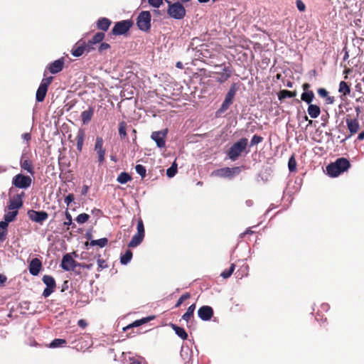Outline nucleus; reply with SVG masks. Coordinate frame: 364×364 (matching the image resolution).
I'll return each mask as SVG.
<instances>
[{"label": "nucleus", "mask_w": 364, "mask_h": 364, "mask_svg": "<svg viewBox=\"0 0 364 364\" xmlns=\"http://www.w3.org/2000/svg\"><path fill=\"white\" fill-rule=\"evenodd\" d=\"M350 164L345 158H339L334 163H331L326 167L327 173L331 177H336L341 173L348 170Z\"/></svg>", "instance_id": "obj_1"}, {"label": "nucleus", "mask_w": 364, "mask_h": 364, "mask_svg": "<svg viewBox=\"0 0 364 364\" xmlns=\"http://www.w3.org/2000/svg\"><path fill=\"white\" fill-rule=\"evenodd\" d=\"M248 144V140L246 138H242L237 142L234 143L228 151L229 159L234 161L241 155L246 149Z\"/></svg>", "instance_id": "obj_2"}, {"label": "nucleus", "mask_w": 364, "mask_h": 364, "mask_svg": "<svg viewBox=\"0 0 364 364\" xmlns=\"http://www.w3.org/2000/svg\"><path fill=\"white\" fill-rule=\"evenodd\" d=\"M168 7L167 14L173 18L181 20L186 16V9L180 2L172 3L169 0H165Z\"/></svg>", "instance_id": "obj_3"}, {"label": "nucleus", "mask_w": 364, "mask_h": 364, "mask_svg": "<svg viewBox=\"0 0 364 364\" xmlns=\"http://www.w3.org/2000/svg\"><path fill=\"white\" fill-rule=\"evenodd\" d=\"M151 14L148 11H141L137 17L136 24L143 31H147L151 28Z\"/></svg>", "instance_id": "obj_4"}, {"label": "nucleus", "mask_w": 364, "mask_h": 364, "mask_svg": "<svg viewBox=\"0 0 364 364\" xmlns=\"http://www.w3.org/2000/svg\"><path fill=\"white\" fill-rule=\"evenodd\" d=\"M32 179L28 176L18 173L12 178V184L18 188L26 189L31 185Z\"/></svg>", "instance_id": "obj_5"}, {"label": "nucleus", "mask_w": 364, "mask_h": 364, "mask_svg": "<svg viewBox=\"0 0 364 364\" xmlns=\"http://www.w3.org/2000/svg\"><path fill=\"white\" fill-rule=\"evenodd\" d=\"M132 26L130 20H124L117 22L112 30L113 35L119 36L126 33Z\"/></svg>", "instance_id": "obj_6"}, {"label": "nucleus", "mask_w": 364, "mask_h": 364, "mask_svg": "<svg viewBox=\"0 0 364 364\" xmlns=\"http://www.w3.org/2000/svg\"><path fill=\"white\" fill-rule=\"evenodd\" d=\"M215 69L217 70L215 73L218 75L216 80L220 83L224 82L231 76L232 70L229 66L223 65H216Z\"/></svg>", "instance_id": "obj_7"}, {"label": "nucleus", "mask_w": 364, "mask_h": 364, "mask_svg": "<svg viewBox=\"0 0 364 364\" xmlns=\"http://www.w3.org/2000/svg\"><path fill=\"white\" fill-rule=\"evenodd\" d=\"M237 88L235 87V85H232L228 93L225 95V100L223 101V104L221 105L220 108L218 109L219 113H223L225 112L230 105L232 103V100L236 94Z\"/></svg>", "instance_id": "obj_8"}, {"label": "nucleus", "mask_w": 364, "mask_h": 364, "mask_svg": "<svg viewBox=\"0 0 364 364\" xmlns=\"http://www.w3.org/2000/svg\"><path fill=\"white\" fill-rule=\"evenodd\" d=\"M42 280L46 285V288L43 292V296L46 298L48 297L54 291L56 284L54 278L50 275H44Z\"/></svg>", "instance_id": "obj_9"}, {"label": "nucleus", "mask_w": 364, "mask_h": 364, "mask_svg": "<svg viewBox=\"0 0 364 364\" xmlns=\"http://www.w3.org/2000/svg\"><path fill=\"white\" fill-rule=\"evenodd\" d=\"M240 171V167H225L216 170L213 173L220 177L232 178L233 176L239 174Z\"/></svg>", "instance_id": "obj_10"}, {"label": "nucleus", "mask_w": 364, "mask_h": 364, "mask_svg": "<svg viewBox=\"0 0 364 364\" xmlns=\"http://www.w3.org/2000/svg\"><path fill=\"white\" fill-rule=\"evenodd\" d=\"M80 265L72 257L70 254H65L62 259L60 267L65 271L74 270L75 268Z\"/></svg>", "instance_id": "obj_11"}, {"label": "nucleus", "mask_w": 364, "mask_h": 364, "mask_svg": "<svg viewBox=\"0 0 364 364\" xmlns=\"http://www.w3.org/2000/svg\"><path fill=\"white\" fill-rule=\"evenodd\" d=\"M167 132V129L152 132L151 138L156 142L158 147L163 148L165 146V138Z\"/></svg>", "instance_id": "obj_12"}, {"label": "nucleus", "mask_w": 364, "mask_h": 364, "mask_svg": "<svg viewBox=\"0 0 364 364\" xmlns=\"http://www.w3.org/2000/svg\"><path fill=\"white\" fill-rule=\"evenodd\" d=\"M103 139L100 136H97L95 144V151L97 152L98 156V162L102 164L105 160V149L103 148Z\"/></svg>", "instance_id": "obj_13"}, {"label": "nucleus", "mask_w": 364, "mask_h": 364, "mask_svg": "<svg viewBox=\"0 0 364 364\" xmlns=\"http://www.w3.org/2000/svg\"><path fill=\"white\" fill-rule=\"evenodd\" d=\"M346 122L347 124V127L350 132V135L346 137V139H348L350 136H351L352 135L355 134L358 132L360 129V124L357 118L351 119L349 118L348 117H346Z\"/></svg>", "instance_id": "obj_14"}, {"label": "nucleus", "mask_w": 364, "mask_h": 364, "mask_svg": "<svg viewBox=\"0 0 364 364\" xmlns=\"http://www.w3.org/2000/svg\"><path fill=\"white\" fill-rule=\"evenodd\" d=\"M198 317L203 321H209L213 315V310L209 306H203L198 311Z\"/></svg>", "instance_id": "obj_15"}, {"label": "nucleus", "mask_w": 364, "mask_h": 364, "mask_svg": "<svg viewBox=\"0 0 364 364\" xmlns=\"http://www.w3.org/2000/svg\"><path fill=\"white\" fill-rule=\"evenodd\" d=\"M42 268V262L38 258H33L29 263V272L33 276H37Z\"/></svg>", "instance_id": "obj_16"}, {"label": "nucleus", "mask_w": 364, "mask_h": 364, "mask_svg": "<svg viewBox=\"0 0 364 364\" xmlns=\"http://www.w3.org/2000/svg\"><path fill=\"white\" fill-rule=\"evenodd\" d=\"M48 215L45 211L31 210L29 212L30 219L36 223H42L48 218Z\"/></svg>", "instance_id": "obj_17"}, {"label": "nucleus", "mask_w": 364, "mask_h": 364, "mask_svg": "<svg viewBox=\"0 0 364 364\" xmlns=\"http://www.w3.org/2000/svg\"><path fill=\"white\" fill-rule=\"evenodd\" d=\"M64 65V59L60 58L51 63L48 66V70L52 74H56L62 70Z\"/></svg>", "instance_id": "obj_18"}, {"label": "nucleus", "mask_w": 364, "mask_h": 364, "mask_svg": "<svg viewBox=\"0 0 364 364\" xmlns=\"http://www.w3.org/2000/svg\"><path fill=\"white\" fill-rule=\"evenodd\" d=\"M23 205L22 200L20 197L17 196L10 200L8 208L9 210H17Z\"/></svg>", "instance_id": "obj_19"}, {"label": "nucleus", "mask_w": 364, "mask_h": 364, "mask_svg": "<svg viewBox=\"0 0 364 364\" xmlns=\"http://www.w3.org/2000/svg\"><path fill=\"white\" fill-rule=\"evenodd\" d=\"M111 21L107 18H101L97 22V26L99 29L107 31L111 25Z\"/></svg>", "instance_id": "obj_20"}, {"label": "nucleus", "mask_w": 364, "mask_h": 364, "mask_svg": "<svg viewBox=\"0 0 364 364\" xmlns=\"http://www.w3.org/2000/svg\"><path fill=\"white\" fill-rule=\"evenodd\" d=\"M94 111L93 109L90 107L88 109L83 111L81 113V119L82 121V123L84 124H88L90 120L92 119V117L93 116Z\"/></svg>", "instance_id": "obj_21"}, {"label": "nucleus", "mask_w": 364, "mask_h": 364, "mask_svg": "<svg viewBox=\"0 0 364 364\" xmlns=\"http://www.w3.org/2000/svg\"><path fill=\"white\" fill-rule=\"evenodd\" d=\"M307 112L311 118L315 119L319 116L321 113V109L318 106L310 104L308 107Z\"/></svg>", "instance_id": "obj_22"}, {"label": "nucleus", "mask_w": 364, "mask_h": 364, "mask_svg": "<svg viewBox=\"0 0 364 364\" xmlns=\"http://www.w3.org/2000/svg\"><path fill=\"white\" fill-rule=\"evenodd\" d=\"M47 91L48 89L46 88V85H40L36 92V100L38 102H43L45 99Z\"/></svg>", "instance_id": "obj_23"}, {"label": "nucleus", "mask_w": 364, "mask_h": 364, "mask_svg": "<svg viewBox=\"0 0 364 364\" xmlns=\"http://www.w3.org/2000/svg\"><path fill=\"white\" fill-rule=\"evenodd\" d=\"M144 236L141 235H139V234H135L132 240H130L129 243V247H137L139 245L141 244V242H142L143 239H144Z\"/></svg>", "instance_id": "obj_24"}, {"label": "nucleus", "mask_w": 364, "mask_h": 364, "mask_svg": "<svg viewBox=\"0 0 364 364\" xmlns=\"http://www.w3.org/2000/svg\"><path fill=\"white\" fill-rule=\"evenodd\" d=\"M171 327L178 337H180L183 340L187 339L188 334L183 328L179 327L175 324H171Z\"/></svg>", "instance_id": "obj_25"}, {"label": "nucleus", "mask_w": 364, "mask_h": 364, "mask_svg": "<svg viewBox=\"0 0 364 364\" xmlns=\"http://www.w3.org/2000/svg\"><path fill=\"white\" fill-rule=\"evenodd\" d=\"M77 149L79 151H82L84 139H85V132L82 129H80L77 134Z\"/></svg>", "instance_id": "obj_26"}, {"label": "nucleus", "mask_w": 364, "mask_h": 364, "mask_svg": "<svg viewBox=\"0 0 364 364\" xmlns=\"http://www.w3.org/2000/svg\"><path fill=\"white\" fill-rule=\"evenodd\" d=\"M107 242H108L107 239L105 237H103V238H101L99 240H92L90 241V243L87 242L85 244V245L86 246L90 245L92 247L97 245L100 247H104L105 245H107Z\"/></svg>", "instance_id": "obj_27"}, {"label": "nucleus", "mask_w": 364, "mask_h": 364, "mask_svg": "<svg viewBox=\"0 0 364 364\" xmlns=\"http://www.w3.org/2000/svg\"><path fill=\"white\" fill-rule=\"evenodd\" d=\"M21 167L23 170L26 171L28 173H29L31 174H33V168L32 163L29 160H28V159L21 160Z\"/></svg>", "instance_id": "obj_28"}, {"label": "nucleus", "mask_w": 364, "mask_h": 364, "mask_svg": "<svg viewBox=\"0 0 364 364\" xmlns=\"http://www.w3.org/2000/svg\"><path fill=\"white\" fill-rule=\"evenodd\" d=\"M86 47H83L82 43L77 45L74 48L71 53L75 57H80L85 52Z\"/></svg>", "instance_id": "obj_29"}, {"label": "nucleus", "mask_w": 364, "mask_h": 364, "mask_svg": "<svg viewBox=\"0 0 364 364\" xmlns=\"http://www.w3.org/2000/svg\"><path fill=\"white\" fill-rule=\"evenodd\" d=\"M131 180V176L127 172H122L117 178V181L121 184H124Z\"/></svg>", "instance_id": "obj_30"}, {"label": "nucleus", "mask_w": 364, "mask_h": 364, "mask_svg": "<svg viewBox=\"0 0 364 364\" xmlns=\"http://www.w3.org/2000/svg\"><path fill=\"white\" fill-rule=\"evenodd\" d=\"M314 97V94L312 91H306L301 94V98L303 101L310 105Z\"/></svg>", "instance_id": "obj_31"}, {"label": "nucleus", "mask_w": 364, "mask_h": 364, "mask_svg": "<svg viewBox=\"0 0 364 364\" xmlns=\"http://www.w3.org/2000/svg\"><path fill=\"white\" fill-rule=\"evenodd\" d=\"M132 258V252L130 250H127L124 255L120 257V262L122 264H127Z\"/></svg>", "instance_id": "obj_32"}, {"label": "nucleus", "mask_w": 364, "mask_h": 364, "mask_svg": "<svg viewBox=\"0 0 364 364\" xmlns=\"http://www.w3.org/2000/svg\"><path fill=\"white\" fill-rule=\"evenodd\" d=\"M196 309V304L191 305L188 309L187 311L182 316V318L186 321H188L191 316L193 315L194 311Z\"/></svg>", "instance_id": "obj_33"}, {"label": "nucleus", "mask_w": 364, "mask_h": 364, "mask_svg": "<svg viewBox=\"0 0 364 364\" xmlns=\"http://www.w3.org/2000/svg\"><path fill=\"white\" fill-rule=\"evenodd\" d=\"M338 91L339 92L343 93L344 95H347L350 94V88L346 82L341 81L339 84Z\"/></svg>", "instance_id": "obj_34"}, {"label": "nucleus", "mask_w": 364, "mask_h": 364, "mask_svg": "<svg viewBox=\"0 0 364 364\" xmlns=\"http://www.w3.org/2000/svg\"><path fill=\"white\" fill-rule=\"evenodd\" d=\"M105 33L102 32H98L94 35L92 38L90 40L91 43L97 44L102 41V40L105 38Z\"/></svg>", "instance_id": "obj_35"}, {"label": "nucleus", "mask_w": 364, "mask_h": 364, "mask_svg": "<svg viewBox=\"0 0 364 364\" xmlns=\"http://www.w3.org/2000/svg\"><path fill=\"white\" fill-rule=\"evenodd\" d=\"M66 343V341L62 338H55L50 344L49 347L51 348H55L62 346Z\"/></svg>", "instance_id": "obj_36"}, {"label": "nucleus", "mask_w": 364, "mask_h": 364, "mask_svg": "<svg viewBox=\"0 0 364 364\" xmlns=\"http://www.w3.org/2000/svg\"><path fill=\"white\" fill-rule=\"evenodd\" d=\"M18 214L17 210H9L4 215V220L7 222H12Z\"/></svg>", "instance_id": "obj_37"}, {"label": "nucleus", "mask_w": 364, "mask_h": 364, "mask_svg": "<svg viewBox=\"0 0 364 364\" xmlns=\"http://www.w3.org/2000/svg\"><path fill=\"white\" fill-rule=\"evenodd\" d=\"M177 173V164L174 162L167 170L166 175L168 178L173 177Z\"/></svg>", "instance_id": "obj_38"}, {"label": "nucleus", "mask_w": 364, "mask_h": 364, "mask_svg": "<svg viewBox=\"0 0 364 364\" xmlns=\"http://www.w3.org/2000/svg\"><path fill=\"white\" fill-rule=\"evenodd\" d=\"M127 124L125 122H121L119 124V134L121 138H125L127 136L126 132Z\"/></svg>", "instance_id": "obj_39"}, {"label": "nucleus", "mask_w": 364, "mask_h": 364, "mask_svg": "<svg viewBox=\"0 0 364 364\" xmlns=\"http://www.w3.org/2000/svg\"><path fill=\"white\" fill-rule=\"evenodd\" d=\"M90 216L87 213H81L77 216L75 220L79 224H83L88 220Z\"/></svg>", "instance_id": "obj_40"}, {"label": "nucleus", "mask_w": 364, "mask_h": 364, "mask_svg": "<svg viewBox=\"0 0 364 364\" xmlns=\"http://www.w3.org/2000/svg\"><path fill=\"white\" fill-rule=\"evenodd\" d=\"M295 96H296V92H291V91H289L287 90H284L280 92L279 99L286 98V97L291 98V97H294Z\"/></svg>", "instance_id": "obj_41"}, {"label": "nucleus", "mask_w": 364, "mask_h": 364, "mask_svg": "<svg viewBox=\"0 0 364 364\" xmlns=\"http://www.w3.org/2000/svg\"><path fill=\"white\" fill-rule=\"evenodd\" d=\"M136 172L141 177L144 178L146 176V170L145 167L141 164H137L135 166Z\"/></svg>", "instance_id": "obj_42"}, {"label": "nucleus", "mask_w": 364, "mask_h": 364, "mask_svg": "<svg viewBox=\"0 0 364 364\" xmlns=\"http://www.w3.org/2000/svg\"><path fill=\"white\" fill-rule=\"evenodd\" d=\"M235 267V264H232L229 269L225 270L221 273V277H223L224 279L230 277L232 272H234Z\"/></svg>", "instance_id": "obj_43"}, {"label": "nucleus", "mask_w": 364, "mask_h": 364, "mask_svg": "<svg viewBox=\"0 0 364 364\" xmlns=\"http://www.w3.org/2000/svg\"><path fill=\"white\" fill-rule=\"evenodd\" d=\"M263 138L258 135H254L250 141V146H255L262 142Z\"/></svg>", "instance_id": "obj_44"}, {"label": "nucleus", "mask_w": 364, "mask_h": 364, "mask_svg": "<svg viewBox=\"0 0 364 364\" xmlns=\"http://www.w3.org/2000/svg\"><path fill=\"white\" fill-rule=\"evenodd\" d=\"M137 234L144 236V227L141 219H139L137 223Z\"/></svg>", "instance_id": "obj_45"}, {"label": "nucleus", "mask_w": 364, "mask_h": 364, "mask_svg": "<svg viewBox=\"0 0 364 364\" xmlns=\"http://www.w3.org/2000/svg\"><path fill=\"white\" fill-rule=\"evenodd\" d=\"M148 3L154 8H159L163 4V0H148Z\"/></svg>", "instance_id": "obj_46"}, {"label": "nucleus", "mask_w": 364, "mask_h": 364, "mask_svg": "<svg viewBox=\"0 0 364 364\" xmlns=\"http://www.w3.org/2000/svg\"><path fill=\"white\" fill-rule=\"evenodd\" d=\"M296 163L294 157H291L289 160L288 166L290 171H294L296 170Z\"/></svg>", "instance_id": "obj_47"}, {"label": "nucleus", "mask_w": 364, "mask_h": 364, "mask_svg": "<svg viewBox=\"0 0 364 364\" xmlns=\"http://www.w3.org/2000/svg\"><path fill=\"white\" fill-rule=\"evenodd\" d=\"M190 297V294L188 293H186V294H183L178 300L177 303L176 304V307H179L181 304L185 301L187 299H188Z\"/></svg>", "instance_id": "obj_48"}, {"label": "nucleus", "mask_w": 364, "mask_h": 364, "mask_svg": "<svg viewBox=\"0 0 364 364\" xmlns=\"http://www.w3.org/2000/svg\"><path fill=\"white\" fill-rule=\"evenodd\" d=\"M83 47H86L85 52L90 53L95 48L93 47L94 44L91 43V41L90 40L87 43L82 42Z\"/></svg>", "instance_id": "obj_49"}, {"label": "nucleus", "mask_w": 364, "mask_h": 364, "mask_svg": "<svg viewBox=\"0 0 364 364\" xmlns=\"http://www.w3.org/2000/svg\"><path fill=\"white\" fill-rule=\"evenodd\" d=\"M97 265H98V271H100L107 267L106 262L104 259H97Z\"/></svg>", "instance_id": "obj_50"}, {"label": "nucleus", "mask_w": 364, "mask_h": 364, "mask_svg": "<svg viewBox=\"0 0 364 364\" xmlns=\"http://www.w3.org/2000/svg\"><path fill=\"white\" fill-rule=\"evenodd\" d=\"M296 7L300 11H304L306 9V6L301 0H296Z\"/></svg>", "instance_id": "obj_51"}, {"label": "nucleus", "mask_w": 364, "mask_h": 364, "mask_svg": "<svg viewBox=\"0 0 364 364\" xmlns=\"http://www.w3.org/2000/svg\"><path fill=\"white\" fill-rule=\"evenodd\" d=\"M109 48L110 46L107 43H102L99 46L98 50L100 53H102L103 51L109 49Z\"/></svg>", "instance_id": "obj_52"}, {"label": "nucleus", "mask_w": 364, "mask_h": 364, "mask_svg": "<svg viewBox=\"0 0 364 364\" xmlns=\"http://www.w3.org/2000/svg\"><path fill=\"white\" fill-rule=\"evenodd\" d=\"M52 80H53V77H46V78H44L41 83L40 85H46V88L48 89L49 85L52 82Z\"/></svg>", "instance_id": "obj_53"}, {"label": "nucleus", "mask_w": 364, "mask_h": 364, "mask_svg": "<svg viewBox=\"0 0 364 364\" xmlns=\"http://www.w3.org/2000/svg\"><path fill=\"white\" fill-rule=\"evenodd\" d=\"M65 217H66L67 220L64 222V225H71L73 223H72V216L68 211L65 212Z\"/></svg>", "instance_id": "obj_54"}, {"label": "nucleus", "mask_w": 364, "mask_h": 364, "mask_svg": "<svg viewBox=\"0 0 364 364\" xmlns=\"http://www.w3.org/2000/svg\"><path fill=\"white\" fill-rule=\"evenodd\" d=\"M73 194H68L65 198V203L67 205H69L74 200Z\"/></svg>", "instance_id": "obj_55"}, {"label": "nucleus", "mask_w": 364, "mask_h": 364, "mask_svg": "<svg viewBox=\"0 0 364 364\" xmlns=\"http://www.w3.org/2000/svg\"><path fill=\"white\" fill-rule=\"evenodd\" d=\"M318 94L320 97H328V92L326 90H325L324 88H319L318 90Z\"/></svg>", "instance_id": "obj_56"}, {"label": "nucleus", "mask_w": 364, "mask_h": 364, "mask_svg": "<svg viewBox=\"0 0 364 364\" xmlns=\"http://www.w3.org/2000/svg\"><path fill=\"white\" fill-rule=\"evenodd\" d=\"M77 325L80 327V328H85L87 326V323L86 322L85 320L84 319H80L77 322Z\"/></svg>", "instance_id": "obj_57"}, {"label": "nucleus", "mask_w": 364, "mask_h": 364, "mask_svg": "<svg viewBox=\"0 0 364 364\" xmlns=\"http://www.w3.org/2000/svg\"><path fill=\"white\" fill-rule=\"evenodd\" d=\"M88 190H89L88 186L84 185L82 186V191H81V194L83 195V196L86 195L87 193V192H88Z\"/></svg>", "instance_id": "obj_58"}, {"label": "nucleus", "mask_w": 364, "mask_h": 364, "mask_svg": "<svg viewBox=\"0 0 364 364\" xmlns=\"http://www.w3.org/2000/svg\"><path fill=\"white\" fill-rule=\"evenodd\" d=\"M22 139H23L24 140H26V141H28L29 140H31V134L29 133H24L22 134Z\"/></svg>", "instance_id": "obj_59"}, {"label": "nucleus", "mask_w": 364, "mask_h": 364, "mask_svg": "<svg viewBox=\"0 0 364 364\" xmlns=\"http://www.w3.org/2000/svg\"><path fill=\"white\" fill-rule=\"evenodd\" d=\"M334 97L331 96H328L326 97V103L328 104H333L334 102Z\"/></svg>", "instance_id": "obj_60"}, {"label": "nucleus", "mask_w": 364, "mask_h": 364, "mask_svg": "<svg viewBox=\"0 0 364 364\" xmlns=\"http://www.w3.org/2000/svg\"><path fill=\"white\" fill-rule=\"evenodd\" d=\"M79 267H82L83 268H85V269H91L93 267V264H80L78 265Z\"/></svg>", "instance_id": "obj_61"}, {"label": "nucleus", "mask_w": 364, "mask_h": 364, "mask_svg": "<svg viewBox=\"0 0 364 364\" xmlns=\"http://www.w3.org/2000/svg\"><path fill=\"white\" fill-rule=\"evenodd\" d=\"M6 281V277L0 274V284H3Z\"/></svg>", "instance_id": "obj_62"}, {"label": "nucleus", "mask_w": 364, "mask_h": 364, "mask_svg": "<svg viewBox=\"0 0 364 364\" xmlns=\"http://www.w3.org/2000/svg\"><path fill=\"white\" fill-rule=\"evenodd\" d=\"M358 141H362L364 139V131L363 132H361L358 136Z\"/></svg>", "instance_id": "obj_63"}, {"label": "nucleus", "mask_w": 364, "mask_h": 364, "mask_svg": "<svg viewBox=\"0 0 364 364\" xmlns=\"http://www.w3.org/2000/svg\"><path fill=\"white\" fill-rule=\"evenodd\" d=\"M129 364H141V363L135 359H130V363Z\"/></svg>", "instance_id": "obj_64"}]
</instances>
